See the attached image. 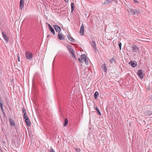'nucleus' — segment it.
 Masks as SVG:
<instances>
[{"label":"nucleus","mask_w":152,"mask_h":152,"mask_svg":"<svg viewBox=\"0 0 152 152\" xmlns=\"http://www.w3.org/2000/svg\"><path fill=\"white\" fill-rule=\"evenodd\" d=\"M126 9L129 13L131 15H135L138 14L139 13L140 11L138 9H134L133 10L131 6H127Z\"/></svg>","instance_id":"f257e3e1"},{"label":"nucleus","mask_w":152,"mask_h":152,"mask_svg":"<svg viewBox=\"0 0 152 152\" xmlns=\"http://www.w3.org/2000/svg\"><path fill=\"white\" fill-rule=\"evenodd\" d=\"M137 75L139 76V77L141 78L142 79L143 78L144 76V75L142 72V70L141 69L138 70Z\"/></svg>","instance_id":"f03ea898"},{"label":"nucleus","mask_w":152,"mask_h":152,"mask_svg":"<svg viewBox=\"0 0 152 152\" xmlns=\"http://www.w3.org/2000/svg\"><path fill=\"white\" fill-rule=\"evenodd\" d=\"M24 118L25 120V121L27 125L28 126H31V123L30 121L28 118L27 115H25V116L24 117Z\"/></svg>","instance_id":"7ed1b4c3"},{"label":"nucleus","mask_w":152,"mask_h":152,"mask_svg":"<svg viewBox=\"0 0 152 152\" xmlns=\"http://www.w3.org/2000/svg\"><path fill=\"white\" fill-rule=\"evenodd\" d=\"M26 56L27 59L29 60L32 59L33 54L31 53L26 52Z\"/></svg>","instance_id":"20e7f679"},{"label":"nucleus","mask_w":152,"mask_h":152,"mask_svg":"<svg viewBox=\"0 0 152 152\" xmlns=\"http://www.w3.org/2000/svg\"><path fill=\"white\" fill-rule=\"evenodd\" d=\"M24 0H20V8L21 11L23 10V7L24 6Z\"/></svg>","instance_id":"39448f33"},{"label":"nucleus","mask_w":152,"mask_h":152,"mask_svg":"<svg viewBox=\"0 0 152 152\" xmlns=\"http://www.w3.org/2000/svg\"><path fill=\"white\" fill-rule=\"evenodd\" d=\"M67 48L68 50H69V52L71 53L72 55H73L74 57H75V56L74 53V51H73V49L71 48V46L69 45H67Z\"/></svg>","instance_id":"423d86ee"},{"label":"nucleus","mask_w":152,"mask_h":152,"mask_svg":"<svg viewBox=\"0 0 152 152\" xmlns=\"http://www.w3.org/2000/svg\"><path fill=\"white\" fill-rule=\"evenodd\" d=\"M46 24H48V28L49 29V30L50 32L52 33L53 35H55V32L54 31V29L50 25L49 23H46Z\"/></svg>","instance_id":"0eeeda50"},{"label":"nucleus","mask_w":152,"mask_h":152,"mask_svg":"<svg viewBox=\"0 0 152 152\" xmlns=\"http://www.w3.org/2000/svg\"><path fill=\"white\" fill-rule=\"evenodd\" d=\"M91 45L92 47L94 48V51H96L97 50V48L95 41L92 40L91 42Z\"/></svg>","instance_id":"6e6552de"},{"label":"nucleus","mask_w":152,"mask_h":152,"mask_svg":"<svg viewBox=\"0 0 152 152\" xmlns=\"http://www.w3.org/2000/svg\"><path fill=\"white\" fill-rule=\"evenodd\" d=\"M53 27L56 32H58V33L60 32L61 30L59 26L56 25H54Z\"/></svg>","instance_id":"1a4fd4ad"},{"label":"nucleus","mask_w":152,"mask_h":152,"mask_svg":"<svg viewBox=\"0 0 152 152\" xmlns=\"http://www.w3.org/2000/svg\"><path fill=\"white\" fill-rule=\"evenodd\" d=\"M129 64L130 65L133 67H135L137 65V62L134 61H131L129 63Z\"/></svg>","instance_id":"9d476101"},{"label":"nucleus","mask_w":152,"mask_h":152,"mask_svg":"<svg viewBox=\"0 0 152 152\" xmlns=\"http://www.w3.org/2000/svg\"><path fill=\"white\" fill-rule=\"evenodd\" d=\"M58 38L61 40H64L65 38L63 35L62 33H58Z\"/></svg>","instance_id":"9b49d317"},{"label":"nucleus","mask_w":152,"mask_h":152,"mask_svg":"<svg viewBox=\"0 0 152 152\" xmlns=\"http://www.w3.org/2000/svg\"><path fill=\"white\" fill-rule=\"evenodd\" d=\"M84 26L82 24L81 26L80 32L81 35H84Z\"/></svg>","instance_id":"f8f14e48"},{"label":"nucleus","mask_w":152,"mask_h":152,"mask_svg":"<svg viewBox=\"0 0 152 152\" xmlns=\"http://www.w3.org/2000/svg\"><path fill=\"white\" fill-rule=\"evenodd\" d=\"M131 48H132L133 49L132 52H136L138 51L139 49L138 48L136 45H134V46L131 47Z\"/></svg>","instance_id":"ddd939ff"},{"label":"nucleus","mask_w":152,"mask_h":152,"mask_svg":"<svg viewBox=\"0 0 152 152\" xmlns=\"http://www.w3.org/2000/svg\"><path fill=\"white\" fill-rule=\"evenodd\" d=\"M2 35L3 37L4 38L6 41V42H8L9 40V38L7 37V36L5 34V33L3 32H2Z\"/></svg>","instance_id":"4468645a"},{"label":"nucleus","mask_w":152,"mask_h":152,"mask_svg":"<svg viewBox=\"0 0 152 152\" xmlns=\"http://www.w3.org/2000/svg\"><path fill=\"white\" fill-rule=\"evenodd\" d=\"M86 58V56L85 54H83L81 55V57L80 58H78V60L80 62H81L82 61V59H83V60Z\"/></svg>","instance_id":"2eb2a0df"},{"label":"nucleus","mask_w":152,"mask_h":152,"mask_svg":"<svg viewBox=\"0 0 152 152\" xmlns=\"http://www.w3.org/2000/svg\"><path fill=\"white\" fill-rule=\"evenodd\" d=\"M103 71L105 73H107V68L105 64L102 65V66Z\"/></svg>","instance_id":"dca6fc26"},{"label":"nucleus","mask_w":152,"mask_h":152,"mask_svg":"<svg viewBox=\"0 0 152 152\" xmlns=\"http://www.w3.org/2000/svg\"><path fill=\"white\" fill-rule=\"evenodd\" d=\"M67 37L68 39L70 41L72 42H74V39L70 36L69 35H67Z\"/></svg>","instance_id":"f3484780"},{"label":"nucleus","mask_w":152,"mask_h":152,"mask_svg":"<svg viewBox=\"0 0 152 152\" xmlns=\"http://www.w3.org/2000/svg\"><path fill=\"white\" fill-rule=\"evenodd\" d=\"M114 0H106L104 1L103 4H109V3H111L112 1H114Z\"/></svg>","instance_id":"a211bd4d"},{"label":"nucleus","mask_w":152,"mask_h":152,"mask_svg":"<svg viewBox=\"0 0 152 152\" xmlns=\"http://www.w3.org/2000/svg\"><path fill=\"white\" fill-rule=\"evenodd\" d=\"M99 93L97 91H96L95 92L94 94V96L95 99H96L97 98V97Z\"/></svg>","instance_id":"6ab92c4d"},{"label":"nucleus","mask_w":152,"mask_h":152,"mask_svg":"<svg viewBox=\"0 0 152 152\" xmlns=\"http://www.w3.org/2000/svg\"><path fill=\"white\" fill-rule=\"evenodd\" d=\"M3 105V103L1 101V99H0V107L1 108V110L3 112L4 110L3 108L2 107Z\"/></svg>","instance_id":"aec40b11"},{"label":"nucleus","mask_w":152,"mask_h":152,"mask_svg":"<svg viewBox=\"0 0 152 152\" xmlns=\"http://www.w3.org/2000/svg\"><path fill=\"white\" fill-rule=\"evenodd\" d=\"M22 112L24 113V117L25 116V115H27L26 113V111L24 107L22 108Z\"/></svg>","instance_id":"412c9836"},{"label":"nucleus","mask_w":152,"mask_h":152,"mask_svg":"<svg viewBox=\"0 0 152 152\" xmlns=\"http://www.w3.org/2000/svg\"><path fill=\"white\" fill-rule=\"evenodd\" d=\"M96 110L97 112L100 115H101V113L100 112L99 109L97 108V107H95Z\"/></svg>","instance_id":"4be33fe9"},{"label":"nucleus","mask_w":152,"mask_h":152,"mask_svg":"<svg viewBox=\"0 0 152 152\" xmlns=\"http://www.w3.org/2000/svg\"><path fill=\"white\" fill-rule=\"evenodd\" d=\"M115 59L114 58H111L110 60V61L111 63V64H112L113 62H115Z\"/></svg>","instance_id":"5701e85b"},{"label":"nucleus","mask_w":152,"mask_h":152,"mask_svg":"<svg viewBox=\"0 0 152 152\" xmlns=\"http://www.w3.org/2000/svg\"><path fill=\"white\" fill-rule=\"evenodd\" d=\"M68 123V120L67 118H66L64 121V126H66Z\"/></svg>","instance_id":"b1692460"},{"label":"nucleus","mask_w":152,"mask_h":152,"mask_svg":"<svg viewBox=\"0 0 152 152\" xmlns=\"http://www.w3.org/2000/svg\"><path fill=\"white\" fill-rule=\"evenodd\" d=\"M74 3H72L71 4V11L72 12L74 10Z\"/></svg>","instance_id":"393cba45"},{"label":"nucleus","mask_w":152,"mask_h":152,"mask_svg":"<svg viewBox=\"0 0 152 152\" xmlns=\"http://www.w3.org/2000/svg\"><path fill=\"white\" fill-rule=\"evenodd\" d=\"M10 122L11 126L14 125L15 123H14L13 121L11 119L10 120Z\"/></svg>","instance_id":"a878e982"},{"label":"nucleus","mask_w":152,"mask_h":152,"mask_svg":"<svg viewBox=\"0 0 152 152\" xmlns=\"http://www.w3.org/2000/svg\"><path fill=\"white\" fill-rule=\"evenodd\" d=\"M118 45L120 50H121V43L120 42H119L118 43Z\"/></svg>","instance_id":"bb28decb"},{"label":"nucleus","mask_w":152,"mask_h":152,"mask_svg":"<svg viewBox=\"0 0 152 152\" xmlns=\"http://www.w3.org/2000/svg\"><path fill=\"white\" fill-rule=\"evenodd\" d=\"M83 60V62L84 61L85 62L86 65H88V61L87 60L86 58Z\"/></svg>","instance_id":"cd10ccee"},{"label":"nucleus","mask_w":152,"mask_h":152,"mask_svg":"<svg viewBox=\"0 0 152 152\" xmlns=\"http://www.w3.org/2000/svg\"><path fill=\"white\" fill-rule=\"evenodd\" d=\"M83 60V62L84 61L85 62L86 65H88V61L87 60L86 58Z\"/></svg>","instance_id":"c85d7f7f"},{"label":"nucleus","mask_w":152,"mask_h":152,"mask_svg":"<svg viewBox=\"0 0 152 152\" xmlns=\"http://www.w3.org/2000/svg\"><path fill=\"white\" fill-rule=\"evenodd\" d=\"M75 151L77 152H80L81 150L80 148H75Z\"/></svg>","instance_id":"c756f323"},{"label":"nucleus","mask_w":152,"mask_h":152,"mask_svg":"<svg viewBox=\"0 0 152 152\" xmlns=\"http://www.w3.org/2000/svg\"><path fill=\"white\" fill-rule=\"evenodd\" d=\"M133 2L134 3H139V1L136 0H133Z\"/></svg>","instance_id":"7c9ffc66"},{"label":"nucleus","mask_w":152,"mask_h":152,"mask_svg":"<svg viewBox=\"0 0 152 152\" xmlns=\"http://www.w3.org/2000/svg\"><path fill=\"white\" fill-rule=\"evenodd\" d=\"M50 152H55V151L53 148H51L50 151Z\"/></svg>","instance_id":"2f4dec72"},{"label":"nucleus","mask_w":152,"mask_h":152,"mask_svg":"<svg viewBox=\"0 0 152 152\" xmlns=\"http://www.w3.org/2000/svg\"><path fill=\"white\" fill-rule=\"evenodd\" d=\"M15 68L16 69H18V66H16L15 65Z\"/></svg>","instance_id":"473e14b6"},{"label":"nucleus","mask_w":152,"mask_h":152,"mask_svg":"<svg viewBox=\"0 0 152 152\" xmlns=\"http://www.w3.org/2000/svg\"><path fill=\"white\" fill-rule=\"evenodd\" d=\"M64 1L66 3L68 2L69 1V0H64Z\"/></svg>","instance_id":"72a5a7b5"},{"label":"nucleus","mask_w":152,"mask_h":152,"mask_svg":"<svg viewBox=\"0 0 152 152\" xmlns=\"http://www.w3.org/2000/svg\"><path fill=\"white\" fill-rule=\"evenodd\" d=\"M83 62V59H82V61H81V62Z\"/></svg>","instance_id":"f704fd0d"},{"label":"nucleus","mask_w":152,"mask_h":152,"mask_svg":"<svg viewBox=\"0 0 152 152\" xmlns=\"http://www.w3.org/2000/svg\"><path fill=\"white\" fill-rule=\"evenodd\" d=\"M18 61H19V57H18Z\"/></svg>","instance_id":"c9c22d12"},{"label":"nucleus","mask_w":152,"mask_h":152,"mask_svg":"<svg viewBox=\"0 0 152 152\" xmlns=\"http://www.w3.org/2000/svg\"><path fill=\"white\" fill-rule=\"evenodd\" d=\"M49 35H48L47 37H49Z\"/></svg>","instance_id":"e433bc0d"}]
</instances>
